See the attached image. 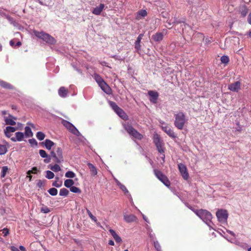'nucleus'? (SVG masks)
I'll list each match as a JSON object with an SVG mask.
<instances>
[{
    "mask_svg": "<svg viewBox=\"0 0 251 251\" xmlns=\"http://www.w3.org/2000/svg\"><path fill=\"white\" fill-rule=\"evenodd\" d=\"M0 85L4 88H7V89H12V86L10 84L7 83L6 82H5L3 80H0Z\"/></svg>",
    "mask_w": 251,
    "mask_h": 251,
    "instance_id": "30",
    "label": "nucleus"
},
{
    "mask_svg": "<svg viewBox=\"0 0 251 251\" xmlns=\"http://www.w3.org/2000/svg\"><path fill=\"white\" fill-rule=\"evenodd\" d=\"M7 151V148L5 145H0V155L4 154Z\"/></svg>",
    "mask_w": 251,
    "mask_h": 251,
    "instance_id": "32",
    "label": "nucleus"
},
{
    "mask_svg": "<svg viewBox=\"0 0 251 251\" xmlns=\"http://www.w3.org/2000/svg\"><path fill=\"white\" fill-rule=\"evenodd\" d=\"M43 181L41 180H39L37 183V185L38 187L41 188L43 186Z\"/></svg>",
    "mask_w": 251,
    "mask_h": 251,
    "instance_id": "52",
    "label": "nucleus"
},
{
    "mask_svg": "<svg viewBox=\"0 0 251 251\" xmlns=\"http://www.w3.org/2000/svg\"><path fill=\"white\" fill-rule=\"evenodd\" d=\"M33 32L37 38L42 39L48 44H53L55 43V39L47 33L43 31L38 32L36 30H33Z\"/></svg>",
    "mask_w": 251,
    "mask_h": 251,
    "instance_id": "4",
    "label": "nucleus"
},
{
    "mask_svg": "<svg viewBox=\"0 0 251 251\" xmlns=\"http://www.w3.org/2000/svg\"><path fill=\"white\" fill-rule=\"evenodd\" d=\"M1 113L3 117V119L6 125H9L11 126H14L16 125V122L14 121L16 120V118L7 113V111H2Z\"/></svg>",
    "mask_w": 251,
    "mask_h": 251,
    "instance_id": "9",
    "label": "nucleus"
},
{
    "mask_svg": "<svg viewBox=\"0 0 251 251\" xmlns=\"http://www.w3.org/2000/svg\"><path fill=\"white\" fill-rule=\"evenodd\" d=\"M45 146L47 149L50 150L54 145V143L49 139H46L44 142Z\"/></svg>",
    "mask_w": 251,
    "mask_h": 251,
    "instance_id": "25",
    "label": "nucleus"
},
{
    "mask_svg": "<svg viewBox=\"0 0 251 251\" xmlns=\"http://www.w3.org/2000/svg\"><path fill=\"white\" fill-rule=\"evenodd\" d=\"M2 232L4 236H6L9 234V230L7 228H3Z\"/></svg>",
    "mask_w": 251,
    "mask_h": 251,
    "instance_id": "48",
    "label": "nucleus"
},
{
    "mask_svg": "<svg viewBox=\"0 0 251 251\" xmlns=\"http://www.w3.org/2000/svg\"><path fill=\"white\" fill-rule=\"evenodd\" d=\"M114 239L117 243H121L122 242V239L118 235Z\"/></svg>",
    "mask_w": 251,
    "mask_h": 251,
    "instance_id": "51",
    "label": "nucleus"
},
{
    "mask_svg": "<svg viewBox=\"0 0 251 251\" xmlns=\"http://www.w3.org/2000/svg\"><path fill=\"white\" fill-rule=\"evenodd\" d=\"M19 248H20V250L22 251H26L25 248L23 246H20Z\"/></svg>",
    "mask_w": 251,
    "mask_h": 251,
    "instance_id": "57",
    "label": "nucleus"
},
{
    "mask_svg": "<svg viewBox=\"0 0 251 251\" xmlns=\"http://www.w3.org/2000/svg\"><path fill=\"white\" fill-rule=\"evenodd\" d=\"M26 177L29 178V181L31 180L32 176L30 175H28V176H26Z\"/></svg>",
    "mask_w": 251,
    "mask_h": 251,
    "instance_id": "62",
    "label": "nucleus"
},
{
    "mask_svg": "<svg viewBox=\"0 0 251 251\" xmlns=\"http://www.w3.org/2000/svg\"><path fill=\"white\" fill-rule=\"evenodd\" d=\"M108 244L110 245H111V246H114V242L112 240H110L109 241V243Z\"/></svg>",
    "mask_w": 251,
    "mask_h": 251,
    "instance_id": "58",
    "label": "nucleus"
},
{
    "mask_svg": "<svg viewBox=\"0 0 251 251\" xmlns=\"http://www.w3.org/2000/svg\"><path fill=\"white\" fill-rule=\"evenodd\" d=\"M228 88L231 91L238 92L241 88V83L239 81L235 82L229 85Z\"/></svg>",
    "mask_w": 251,
    "mask_h": 251,
    "instance_id": "16",
    "label": "nucleus"
},
{
    "mask_svg": "<svg viewBox=\"0 0 251 251\" xmlns=\"http://www.w3.org/2000/svg\"><path fill=\"white\" fill-rule=\"evenodd\" d=\"M8 172L9 168H8L7 166L2 167L1 173V177L2 178L4 177L8 173Z\"/></svg>",
    "mask_w": 251,
    "mask_h": 251,
    "instance_id": "31",
    "label": "nucleus"
},
{
    "mask_svg": "<svg viewBox=\"0 0 251 251\" xmlns=\"http://www.w3.org/2000/svg\"><path fill=\"white\" fill-rule=\"evenodd\" d=\"M50 169L54 172H57L61 170V168L57 164H55L53 166H51Z\"/></svg>",
    "mask_w": 251,
    "mask_h": 251,
    "instance_id": "35",
    "label": "nucleus"
},
{
    "mask_svg": "<svg viewBox=\"0 0 251 251\" xmlns=\"http://www.w3.org/2000/svg\"><path fill=\"white\" fill-rule=\"evenodd\" d=\"M148 94L151 97L150 100L153 103H155L158 96L157 92L153 91H150L148 92Z\"/></svg>",
    "mask_w": 251,
    "mask_h": 251,
    "instance_id": "18",
    "label": "nucleus"
},
{
    "mask_svg": "<svg viewBox=\"0 0 251 251\" xmlns=\"http://www.w3.org/2000/svg\"><path fill=\"white\" fill-rule=\"evenodd\" d=\"M124 128L129 134L135 138L139 140L142 138V135L130 125H125Z\"/></svg>",
    "mask_w": 251,
    "mask_h": 251,
    "instance_id": "7",
    "label": "nucleus"
},
{
    "mask_svg": "<svg viewBox=\"0 0 251 251\" xmlns=\"http://www.w3.org/2000/svg\"><path fill=\"white\" fill-rule=\"evenodd\" d=\"M104 7V4H100L98 6L95 8L93 11V13L95 15H100Z\"/></svg>",
    "mask_w": 251,
    "mask_h": 251,
    "instance_id": "21",
    "label": "nucleus"
},
{
    "mask_svg": "<svg viewBox=\"0 0 251 251\" xmlns=\"http://www.w3.org/2000/svg\"><path fill=\"white\" fill-rule=\"evenodd\" d=\"M163 36L162 33L157 32L155 35H152V39L155 42H159L163 39Z\"/></svg>",
    "mask_w": 251,
    "mask_h": 251,
    "instance_id": "23",
    "label": "nucleus"
},
{
    "mask_svg": "<svg viewBox=\"0 0 251 251\" xmlns=\"http://www.w3.org/2000/svg\"><path fill=\"white\" fill-rule=\"evenodd\" d=\"M36 137L39 140L42 141L45 138V135L43 132L39 131L36 134Z\"/></svg>",
    "mask_w": 251,
    "mask_h": 251,
    "instance_id": "34",
    "label": "nucleus"
},
{
    "mask_svg": "<svg viewBox=\"0 0 251 251\" xmlns=\"http://www.w3.org/2000/svg\"><path fill=\"white\" fill-rule=\"evenodd\" d=\"M62 123L63 125V126H65L73 134L76 136H79L80 134L79 131L71 123L67 121L63 120Z\"/></svg>",
    "mask_w": 251,
    "mask_h": 251,
    "instance_id": "10",
    "label": "nucleus"
},
{
    "mask_svg": "<svg viewBox=\"0 0 251 251\" xmlns=\"http://www.w3.org/2000/svg\"><path fill=\"white\" fill-rule=\"evenodd\" d=\"M137 16H147L148 13L146 10L142 9L137 12Z\"/></svg>",
    "mask_w": 251,
    "mask_h": 251,
    "instance_id": "44",
    "label": "nucleus"
},
{
    "mask_svg": "<svg viewBox=\"0 0 251 251\" xmlns=\"http://www.w3.org/2000/svg\"><path fill=\"white\" fill-rule=\"evenodd\" d=\"M143 37V34H140L137 37V40L135 43V48L137 51H139L141 50V45L140 43L141 40Z\"/></svg>",
    "mask_w": 251,
    "mask_h": 251,
    "instance_id": "19",
    "label": "nucleus"
},
{
    "mask_svg": "<svg viewBox=\"0 0 251 251\" xmlns=\"http://www.w3.org/2000/svg\"><path fill=\"white\" fill-rule=\"evenodd\" d=\"M41 211L44 213H48L50 212V210L48 207L43 206L41 208Z\"/></svg>",
    "mask_w": 251,
    "mask_h": 251,
    "instance_id": "46",
    "label": "nucleus"
},
{
    "mask_svg": "<svg viewBox=\"0 0 251 251\" xmlns=\"http://www.w3.org/2000/svg\"><path fill=\"white\" fill-rule=\"evenodd\" d=\"M54 175L53 173H52V172H51L50 171H46V178H47L48 179H50L53 178L54 177Z\"/></svg>",
    "mask_w": 251,
    "mask_h": 251,
    "instance_id": "39",
    "label": "nucleus"
},
{
    "mask_svg": "<svg viewBox=\"0 0 251 251\" xmlns=\"http://www.w3.org/2000/svg\"><path fill=\"white\" fill-rule=\"evenodd\" d=\"M201 219L209 226L212 219V214L207 210L204 209H195L190 208Z\"/></svg>",
    "mask_w": 251,
    "mask_h": 251,
    "instance_id": "1",
    "label": "nucleus"
},
{
    "mask_svg": "<svg viewBox=\"0 0 251 251\" xmlns=\"http://www.w3.org/2000/svg\"><path fill=\"white\" fill-rule=\"evenodd\" d=\"M62 185V183H58L57 181H55L52 183V186L56 187H60Z\"/></svg>",
    "mask_w": 251,
    "mask_h": 251,
    "instance_id": "49",
    "label": "nucleus"
},
{
    "mask_svg": "<svg viewBox=\"0 0 251 251\" xmlns=\"http://www.w3.org/2000/svg\"><path fill=\"white\" fill-rule=\"evenodd\" d=\"M114 179H115V181L116 184L119 186L120 189L123 191L125 192V193H128V191L127 190V189L126 188V187L124 185H123L119 180H118L116 178H115Z\"/></svg>",
    "mask_w": 251,
    "mask_h": 251,
    "instance_id": "28",
    "label": "nucleus"
},
{
    "mask_svg": "<svg viewBox=\"0 0 251 251\" xmlns=\"http://www.w3.org/2000/svg\"><path fill=\"white\" fill-rule=\"evenodd\" d=\"M4 134H5V135L8 137V138H10L11 137V136H12V133L11 132H8V133L6 132V130H4Z\"/></svg>",
    "mask_w": 251,
    "mask_h": 251,
    "instance_id": "53",
    "label": "nucleus"
},
{
    "mask_svg": "<svg viewBox=\"0 0 251 251\" xmlns=\"http://www.w3.org/2000/svg\"><path fill=\"white\" fill-rule=\"evenodd\" d=\"M175 126L179 129H182L187 120L185 118L184 114L182 112H179L175 115Z\"/></svg>",
    "mask_w": 251,
    "mask_h": 251,
    "instance_id": "2",
    "label": "nucleus"
},
{
    "mask_svg": "<svg viewBox=\"0 0 251 251\" xmlns=\"http://www.w3.org/2000/svg\"><path fill=\"white\" fill-rule=\"evenodd\" d=\"M240 12L242 16H246L248 13V9L245 5L240 7Z\"/></svg>",
    "mask_w": 251,
    "mask_h": 251,
    "instance_id": "27",
    "label": "nucleus"
},
{
    "mask_svg": "<svg viewBox=\"0 0 251 251\" xmlns=\"http://www.w3.org/2000/svg\"><path fill=\"white\" fill-rule=\"evenodd\" d=\"M69 191L66 188H62L59 192V195L61 196H66L68 195Z\"/></svg>",
    "mask_w": 251,
    "mask_h": 251,
    "instance_id": "36",
    "label": "nucleus"
},
{
    "mask_svg": "<svg viewBox=\"0 0 251 251\" xmlns=\"http://www.w3.org/2000/svg\"><path fill=\"white\" fill-rule=\"evenodd\" d=\"M19 129L18 127H12V126H7L4 130H6V132L8 133V132L13 133L16 130Z\"/></svg>",
    "mask_w": 251,
    "mask_h": 251,
    "instance_id": "33",
    "label": "nucleus"
},
{
    "mask_svg": "<svg viewBox=\"0 0 251 251\" xmlns=\"http://www.w3.org/2000/svg\"><path fill=\"white\" fill-rule=\"evenodd\" d=\"M160 124H161V127L162 129H163V127H167V126H168V124H167L166 123H165V122H164L163 121H160Z\"/></svg>",
    "mask_w": 251,
    "mask_h": 251,
    "instance_id": "54",
    "label": "nucleus"
},
{
    "mask_svg": "<svg viewBox=\"0 0 251 251\" xmlns=\"http://www.w3.org/2000/svg\"><path fill=\"white\" fill-rule=\"evenodd\" d=\"M29 142L31 144H35V145H37V142L36 141V140L34 139H30L29 140Z\"/></svg>",
    "mask_w": 251,
    "mask_h": 251,
    "instance_id": "55",
    "label": "nucleus"
},
{
    "mask_svg": "<svg viewBox=\"0 0 251 251\" xmlns=\"http://www.w3.org/2000/svg\"><path fill=\"white\" fill-rule=\"evenodd\" d=\"M109 104L110 106L114 110V111L124 120H127L128 117L126 113L124 111L123 109L120 108L115 102L113 101H110Z\"/></svg>",
    "mask_w": 251,
    "mask_h": 251,
    "instance_id": "6",
    "label": "nucleus"
},
{
    "mask_svg": "<svg viewBox=\"0 0 251 251\" xmlns=\"http://www.w3.org/2000/svg\"><path fill=\"white\" fill-rule=\"evenodd\" d=\"M38 172V169L36 167H33L31 170L27 172V175H31V174H36Z\"/></svg>",
    "mask_w": 251,
    "mask_h": 251,
    "instance_id": "43",
    "label": "nucleus"
},
{
    "mask_svg": "<svg viewBox=\"0 0 251 251\" xmlns=\"http://www.w3.org/2000/svg\"><path fill=\"white\" fill-rule=\"evenodd\" d=\"M11 250L12 251H20V250L18 248L14 246L11 247Z\"/></svg>",
    "mask_w": 251,
    "mask_h": 251,
    "instance_id": "56",
    "label": "nucleus"
},
{
    "mask_svg": "<svg viewBox=\"0 0 251 251\" xmlns=\"http://www.w3.org/2000/svg\"><path fill=\"white\" fill-rule=\"evenodd\" d=\"M216 216L219 222L225 223L227 221L228 213L226 210L221 209L216 212Z\"/></svg>",
    "mask_w": 251,
    "mask_h": 251,
    "instance_id": "11",
    "label": "nucleus"
},
{
    "mask_svg": "<svg viewBox=\"0 0 251 251\" xmlns=\"http://www.w3.org/2000/svg\"><path fill=\"white\" fill-rule=\"evenodd\" d=\"M94 78L98 83L101 89L105 93H106L107 94H111V89L100 75H95Z\"/></svg>",
    "mask_w": 251,
    "mask_h": 251,
    "instance_id": "5",
    "label": "nucleus"
},
{
    "mask_svg": "<svg viewBox=\"0 0 251 251\" xmlns=\"http://www.w3.org/2000/svg\"><path fill=\"white\" fill-rule=\"evenodd\" d=\"M68 93V90L64 87H61L58 90V94L61 97H66Z\"/></svg>",
    "mask_w": 251,
    "mask_h": 251,
    "instance_id": "22",
    "label": "nucleus"
},
{
    "mask_svg": "<svg viewBox=\"0 0 251 251\" xmlns=\"http://www.w3.org/2000/svg\"><path fill=\"white\" fill-rule=\"evenodd\" d=\"M87 165L90 169L91 174L93 176H96L97 174V170L95 166L90 163H88Z\"/></svg>",
    "mask_w": 251,
    "mask_h": 251,
    "instance_id": "24",
    "label": "nucleus"
},
{
    "mask_svg": "<svg viewBox=\"0 0 251 251\" xmlns=\"http://www.w3.org/2000/svg\"><path fill=\"white\" fill-rule=\"evenodd\" d=\"M178 168L183 178L187 180L189 176L186 166L182 163H179Z\"/></svg>",
    "mask_w": 251,
    "mask_h": 251,
    "instance_id": "14",
    "label": "nucleus"
},
{
    "mask_svg": "<svg viewBox=\"0 0 251 251\" xmlns=\"http://www.w3.org/2000/svg\"><path fill=\"white\" fill-rule=\"evenodd\" d=\"M25 134L26 137H30L33 136V133L29 127L26 126L25 127Z\"/></svg>",
    "mask_w": 251,
    "mask_h": 251,
    "instance_id": "26",
    "label": "nucleus"
},
{
    "mask_svg": "<svg viewBox=\"0 0 251 251\" xmlns=\"http://www.w3.org/2000/svg\"><path fill=\"white\" fill-rule=\"evenodd\" d=\"M51 156L54 158V161L57 163H61L63 162V157L62 155V151L61 148H57L56 152L52 151L51 152Z\"/></svg>",
    "mask_w": 251,
    "mask_h": 251,
    "instance_id": "12",
    "label": "nucleus"
},
{
    "mask_svg": "<svg viewBox=\"0 0 251 251\" xmlns=\"http://www.w3.org/2000/svg\"><path fill=\"white\" fill-rule=\"evenodd\" d=\"M124 219L126 223H131L136 222L137 221V217L133 214H128L126 212H124L123 214Z\"/></svg>",
    "mask_w": 251,
    "mask_h": 251,
    "instance_id": "15",
    "label": "nucleus"
},
{
    "mask_svg": "<svg viewBox=\"0 0 251 251\" xmlns=\"http://www.w3.org/2000/svg\"><path fill=\"white\" fill-rule=\"evenodd\" d=\"M70 191L73 193H81L80 189L75 186H73L70 188Z\"/></svg>",
    "mask_w": 251,
    "mask_h": 251,
    "instance_id": "40",
    "label": "nucleus"
},
{
    "mask_svg": "<svg viewBox=\"0 0 251 251\" xmlns=\"http://www.w3.org/2000/svg\"><path fill=\"white\" fill-rule=\"evenodd\" d=\"M21 44H21V42H20V41H19V42H18L17 43V44H16V46H18V47H19V46H20L21 45Z\"/></svg>",
    "mask_w": 251,
    "mask_h": 251,
    "instance_id": "63",
    "label": "nucleus"
},
{
    "mask_svg": "<svg viewBox=\"0 0 251 251\" xmlns=\"http://www.w3.org/2000/svg\"><path fill=\"white\" fill-rule=\"evenodd\" d=\"M142 216H143V218L144 220L146 222H148L147 218L144 214H142Z\"/></svg>",
    "mask_w": 251,
    "mask_h": 251,
    "instance_id": "59",
    "label": "nucleus"
},
{
    "mask_svg": "<svg viewBox=\"0 0 251 251\" xmlns=\"http://www.w3.org/2000/svg\"><path fill=\"white\" fill-rule=\"evenodd\" d=\"M14 44H15V43H14V41H13V40H11V41H10V45L11 46H12V47H13V46H14Z\"/></svg>",
    "mask_w": 251,
    "mask_h": 251,
    "instance_id": "61",
    "label": "nucleus"
},
{
    "mask_svg": "<svg viewBox=\"0 0 251 251\" xmlns=\"http://www.w3.org/2000/svg\"><path fill=\"white\" fill-rule=\"evenodd\" d=\"M154 246L157 251H161V247L157 241L154 242Z\"/></svg>",
    "mask_w": 251,
    "mask_h": 251,
    "instance_id": "47",
    "label": "nucleus"
},
{
    "mask_svg": "<svg viewBox=\"0 0 251 251\" xmlns=\"http://www.w3.org/2000/svg\"><path fill=\"white\" fill-rule=\"evenodd\" d=\"M15 137H12L11 140L13 142L21 141L24 139L25 134L21 132H17L15 133Z\"/></svg>",
    "mask_w": 251,
    "mask_h": 251,
    "instance_id": "17",
    "label": "nucleus"
},
{
    "mask_svg": "<svg viewBox=\"0 0 251 251\" xmlns=\"http://www.w3.org/2000/svg\"><path fill=\"white\" fill-rule=\"evenodd\" d=\"M153 141L156 147L157 150L158 152L160 153V157L163 160V162H164L165 154L164 149L163 148V143L160 139L159 135L155 134L153 136Z\"/></svg>",
    "mask_w": 251,
    "mask_h": 251,
    "instance_id": "3",
    "label": "nucleus"
},
{
    "mask_svg": "<svg viewBox=\"0 0 251 251\" xmlns=\"http://www.w3.org/2000/svg\"><path fill=\"white\" fill-rule=\"evenodd\" d=\"M39 154L40 156L43 158H46L48 157V155L44 150H40L39 151Z\"/></svg>",
    "mask_w": 251,
    "mask_h": 251,
    "instance_id": "45",
    "label": "nucleus"
},
{
    "mask_svg": "<svg viewBox=\"0 0 251 251\" xmlns=\"http://www.w3.org/2000/svg\"><path fill=\"white\" fill-rule=\"evenodd\" d=\"M74 184V181L72 179H66L64 182V185L67 188H71Z\"/></svg>",
    "mask_w": 251,
    "mask_h": 251,
    "instance_id": "29",
    "label": "nucleus"
},
{
    "mask_svg": "<svg viewBox=\"0 0 251 251\" xmlns=\"http://www.w3.org/2000/svg\"><path fill=\"white\" fill-rule=\"evenodd\" d=\"M155 174L158 179L160 180L165 186L169 187L170 183L168 178L160 171H155Z\"/></svg>",
    "mask_w": 251,
    "mask_h": 251,
    "instance_id": "13",
    "label": "nucleus"
},
{
    "mask_svg": "<svg viewBox=\"0 0 251 251\" xmlns=\"http://www.w3.org/2000/svg\"><path fill=\"white\" fill-rule=\"evenodd\" d=\"M48 192L51 196H56L57 194L58 191L55 188H51L48 190Z\"/></svg>",
    "mask_w": 251,
    "mask_h": 251,
    "instance_id": "38",
    "label": "nucleus"
},
{
    "mask_svg": "<svg viewBox=\"0 0 251 251\" xmlns=\"http://www.w3.org/2000/svg\"><path fill=\"white\" fill-rule=\"evenodd\" d=\"M124 128L129 134L135 138L139 140L142 138V135L130 125H125Z\"/></svg>",
    "mask_w": 251,
    "mask_h": 251,
    "instance_id": "8",
    "label": "nucleus"
},
{
    "mask_svg": "<svg viewBox=\"0 0 251 251\" xmlns=\"http://www.w3.org/2000/svg\"><path fill=\"white\" fill-rule=\"evenodd\" d=\"M163 130L170 137L175 138L176 135L173 130L168 126L163 127Z\"/></svg>",
    "mask_w": 251,
    "mask_h": 251,
    "instance_id": "20",
    "label": "nucleus"
},
{
    "mask_svg": "<svg viewBox=\"0 0 251 251\" xmlns=\"http://www.w3.org/2000/svg\"><path fill=\"white\" fill-rule=\"evenodd\" d=\"M75 176V174L72 171H68L65 174V176L68 178H74Z\"/></svg>",
    "mask_w": 251,
    "mask_h": 251,
    "instance_id": "41",
    "label": "nucleus"
},
{
    "mask_svg": "<svg viewBox=\"0 0 251 251\" xmlns=\"http://www.w3.org/2000/svg\"><path fill=\"white\" fill-rule=\"evenodd\" d=\"M50 159H45L44 160V162L45 163H47L50 162Z\"/></svg>",
    "mask_w": 251,
    "mask_h": 251,
    "instance_id": "64",
    "label": "nucleus"
},
{
    "mask_svg": "<svg viewBox=\"0 0 251 251\" xmlns=\"http://www.w3.org/2000/svg\"><path fill=\"white\" fill-rule=\"evenodd\" d=\"M229 61V58L227 56L223 55L221 57V61L222 63L227 64Z\"/></svg>",
    "mask_w": 251,
    "mask_h": 251,
    "instance_id": "37",
    "label": "nucleus"
},
{
    "mask_svg": "<svg viewBox=\"0 0 251 251\" xmlns=\"http://www.w3.org/2000/svg\"><path fill=\"white\" fill-rule=\"evenodd\" d=\"M87 213L90 218L92 219V221H93L94 222L97 223V218L93 216V215L92 214V213L90 212V211L88 209H87Z\"/></svg>",
    "mask_w": 251,
    "mask_h": 251,
    "instance_id": "42",
    "label": "nucleus"
},
{
    "mask_svg": "<svg viewBox=\"0 0 251 251\" xmlns=\"http://www.w3.org/2000/svg\"><path fill=\"white\" fill-rule=\"evenodd\" d=\"M109 231L110 233V234L112 235V236H113V238H115V237L117 236V235H118L116 233V232L112 229H109Z\"/></svg>",
    "mask_w": 251,
    "mask_h": 251,
    "instance_id": "50",
    "label": "nucleus"
},
{
    "mask_svg": "<svg viewBox=\"0 0 251 251\" xmlns=\"http://www.w3.org/2000/svg\"><path fill=\"white\" fill-rule=\"evenodd\" d=\"M247 21L248 23L251 25V17H248Z\"/></svg>",
    "mask_w": 251,
    "mask_h": 251,
    "instance_id": "60",
    "label": "nucleus"
}]
</instances>
